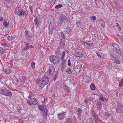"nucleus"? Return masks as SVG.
<instances>
[{
  "mask_svg": "<svg viewBox=\"0 0 123 123\" xmlns=\"http://www.w3.org/2000/svg\"><path fill=\"white\" fill-rule=\"evenodd\" d=\"M3 24L5 27L6 28L8 27V22H7L6 20H5L3 22Z\"/></svg>",
  "mask_w": 123,
  "mask_h": 123,
  "instance_id": "nucleus-27",
  "label": "nucleus"
},
{
  "mask_svg": "<svg viewBox=\"0 0 123 123\" xmlns=\"http://www.w3.org/2000/svg\"><path fill=\"white\" fill-rule=\"evenodd\" d=\"M66 72L70 74L72 73L71 69L68 68L66 70Z\"/></svg>",
  "mask_w": 123,
  "mask_h": 123,
  "instance_id": "nucleus-33",
  "label": "nucleus"
},
{
  "mask_svg": "<svg viewBox=\"0 0 123 123\" xmlns=\"http://www.w3.org/2000/svg\"><path fill=\"white\" fill-rule=\"evenodd\" d=\"M20 79L21 82L23 83L25 82L26 80V78L25 76H22V77H20Z\"/></svg>",
  "mask_w": 123,
  "mask_h": 123,
  "instance_id": "nucleus-23",
  "label": "nucleus"
},
{
  "mask_svg": "<svg viewBox=\"0 0 123 123\" xmlns=\"http://www.w3.org/2000/svg\"><path fill=\"white\" fill-rule=\"evenodd\" d=\"M71 30V29L70 27H67L66 28V29L64 31L65 33V34L68 35L70 33Z\"/></svg>",
  "mask_w": 123,
  "mask_h": 123,
  "instance_id": "nucleus-15",
  "label": "nucleus"
},
{
  "mask_svg": "<svg viewBox=\"0 0 123 123\" xmlns=\"http://www.w3.org/2000/svg\"><path fill=\"white\" fill-rule=\"evenodd\" d=\"M29 49L26 46V47H24V48H23L22 50L23 51H24L27 50L28 49Z\"/></svg>",
  "mask_w": 123,
  "mask_h": 123,
  "instance_id": "nucleus-63",
  "label": "nucleus"
},
{
  "mask_svg": "<svg viewBox=\"0 0 123 123\" xmlns=\"http://www.w3.org/2000/svg\"><path fill=\"white\" fill-rule=\"evenodd\" d=\"M38 107L39 110L42 111H44V110L47 109V108L45 105H37Z\"/></svg>",
  "mask_w": 123,
  "mask_h": 123,
  "instance_id": "nucleus-12",
  "label": "nucleus"
},
{
  "mask_svg": "<svg viewBox=\"0 0 123 123\" xmlns=\"http://www.w3.org/2000/svg\"><path fill=\"white\" fill-rule=\"evenodd\" d=\"M45 74V76L41 78V81L40 82V85L41 88H43L45 85L47 84L49 82V79L51 78L48 76H46Z\"/></svg>",
  "mask_w": 123,
  "mask_h": 123,
  "instance_id": "nucleus-2",
  "label": "nucleus"
},
{
  "mask_svg": "<svg viewBox=\"0 0 123 123\" xmlns=\"http://www.w3.org/2000/svg\"><path fill=\"white\" fill-rule=\"evenodd\" d=\"M96 106L98 109L101 110L102 108V105L100 101H98Z\"/></svg>",
  "mask_w": 123,
  "mask_h": 123,
  "instance_id": "nucleus-18",
  "label": "nucleus"
},
{
  "mask_svg": "<svg viewBox=\"0 0 123 123\" xmlns=\"http://www.w3.org/2000/svg\"><path fill=\"white\" fill-rule=\"evenodd\" d=\"M26 12L24 9L21 7L18 8L17 11L15 12V14L16 15L20 16H24L26 13Z\"/></svg>",
  "mask_w": 123,
  "mask_h": 123,
  "instance_id": "nucleus-6",
  "label": "nucleus"
},
{
  "mask_svg": "<svg viewBox=\"0 0 123 123\" xmlns=\"http://www.w3.org/2000/svg\"><path fill=\"white\" fill-rule=\"evenodd\" d=\"M55 72L54 67L53 66H50L48 67V71L45 72V75L49 76V77L52 78L53 74Z\"/></svg>",
  "mask_w": 123,
  "mask_h": 123,
  "instance_id": "nucleus-3",
  "label": "nucleus"
},
{
  "mask_svg": "<svg viewBox=\"0 0 123 123\" xmlns=\"http://www.w3.org/2000/svg\"><path fill=\"white\" fill-rule=\"evenodd\" d=\"M65 115L66 114L65 113H61L58 114L57 117L59 120H61L65 118Z\"/></svg>",
  "mask_w": 123,
  "mask_h": 123,
  "instance_id": "nucleus-11",
  "label": "nucleus"
},
{
  "mask_svg": "<svg viewBox=\"0 0 123 123\" xmlns=\"http://www.w3.org/2000/svg\"><path fill=\"white\" fill-rule=\"evenodd\" d=\"M76 112H78V113H81L82 114V110L80 108H78L77 110L76 111Z\"/></svg>",
  "mask_w": 123,
  "mask_h": 123,
  "instance_id": "nucleus-42",
  "label": "nucleus"
},
{
  "mask_svg": "<svg viewBox=\"0 0 123 123\" xmlns=\"http://www.w3.org/2000/svg\"><path fill=\"white\" fill-rule=\"evenodd\" d=\"M116 51H118L119 50V48L118 45L115 43H113L112 44Z\"/></svg>",
  "mask_w": 123,
  "mask_h": 123,
  "instance_id": "nucleus-16",
  "label": "nucleus"
},
{
  "mask_svg": "<svg viewBox=\"0 0 123 123\" xmlns=\"http://www.w3.org/2000/svg\"><path fill=\"white\" fill-rule=\"evenodd\" d=\"M27 103L30 106H32V101L30 100L27 99Z\"/></svg>",
  "mask_w": 123,
  "mask_h": 123,
  "instance_id": "nucleus-37",
  "label": "nucleus"
},
{
  "mask_svg": "<svg viewBox=\"0 0 123 123\" xmlns=\"http://www.w3.org/2000/svg\"><path fill=\"white\" fill-rule=\"evenodd\" d=\"M35 18L34 21L35 22V25L37 27H38L39 25L41 24V19L39 17L35 16Z\"/></svg>",
  "mask_w": 123,
  "mask_h": 123,
  "instance_id": "nucleus-7",
  "label": "nucleus"
},
{
  "mask_svg": "<svg viewBox=\"0 0 123 123\" xmlns=\"http://www.w3.org/2000/svg\"><path fill=\"white\" fill-rule=\"evenodd\" d=\"M119 39L122 42H123V37L122 36H121L119 35H117Z\"/></svg>",
  "mask_w": 123,
  "mask_h": 123,
  "instance_id": "nucleus-35",
  "label": "nucleus"
},
{
  "mask_svg": "<svg viewBox=\"0 0 123 123\" xmlns=\"http://www.w3.org/2000/svg\"><path fill=\"white\" fill-rule=\"evenodd\" d=\"M91 89L92 90H95V85L93 84H92L90 85Z\"/></svg>",
  "mask_w": 123,
  "mask_h": 123,
  "instance_id": "nucleus-31",
  "label": "nucleus"
},
{
  "mask_svg": "<svg viewBox=\"0 0 123 123\" xmlns=\"http://www.w3.org/2000/svg\"><path fill=\"white\" fill-rule=\"evenodd\" d=\"M123 111V105L122 104L117 106L116 108V112L118 114L122 112Z\"/></svg>",
  "mask_w": 123,
  "mask_h": 123,
  "instance_id": "nucleus-8",
  "label": "nucleus"
},
{
  "mask_svg": "<svg viewBox=\"0 0 123 123\" xmlns=\"http://www.w3.org/2000/svg\"><path fill=\"white\" fill-rule=\"evenodd\" d=\"M71 61L70 59H69L68 60V65L69 66H70L71 64Z\"/></svg>",
  "mask_w": 123,
  "mask_h": 123,
  "instance_id": "nucleus-59",
  "label": "nucleus"
},
{
  "mask_svg": "<svg viewBox=\"0 0 123 123\" xmlns=\"http://www.w3.org/2000/svg\"><path fill=\"white\" fill-rule=\"evenodd\" d=\"M113 61L114 62V63H116L117 64H120L121 63L120 62L118 58V56Z\"/></svg>",
  "mask_w": 123,
  "mask_h": 123,
  "instance_id": "nucleus-25",
  "label": "nucleus"
},
{
  "mask_svg": "<svg viewBox=\"0 0 123 123\" xmlns=\"http://www.w3.org/2000/svg\"><path fill=\"white\" fill-rule=\"evenodd\" d=\"M73 118V123H77V119L76 117H74Z\"/></svg>",
  "mask_w": 123,
  "mask_h": 123,
  "instance_id": "nucleus-52",
  "label": "nucleus"
},
{
  "mask_svg": "<svg viewBox=\"0 0 123 123\" xmlns=\"http://www.w3.org/2000/svg\"><path fill=\"white\" fill-rule=\"evenodd\" d=\"M85 46H91V45H92L91 43H88L86 42H85L83 41H82V43Z\"/></svg>",
  "mask_w": 123,
  "mask_h": 123,
  "instance_id": "nucleus-24",
  "label": "nucleus"
},
{
  "mask_svg": "<svg viewBox=\"0 0 123 123\" xmlns=\"http://www.w3.org/2000/svg\"><path fill=\"white\" fill-rule=\"evenodd\" d=\"M110 57L113 59V61L117 57V56L116 55H115L113 54H111L110 55Z\"/></svg>",
  "mask_w": 123,
  "mask_h": 123,
  "instance_id": "nucleus-29",
  "label": "nucleus"
},
{
  "mask_svg": "<svg viewBox=\"0 0 123 123\" xmlns=\"http://www.w3.org/2000/svg\"><path fill=\"white\" fill-rule=\"evenodd\" d=\"M89 121L91 123H98V122L94 121L92 118H90Z\"/></svg>",
  "mask_w": 123,
  "mask_h": 123,
  "instance_id": "nucleus-39",
  "label": "nucleus"
},
{
  "mask_svg": "<svg viewBox=\"0 0 123 123\" xmlns=\"http://www.w3.org/2000/svg\"><path fill=\"white\" fill-rule=\"evenodd\" d=\"M24 43L25 44L26 46L29 49V46L30 45L29 43L24 42Z\"/></svg>",
  "mask_w": 123,
  "mask_h": 123,
  "instance_id": "nucleus-45",
  "label": "nucleus"
},
{
  "mask_svg": "<svg viewBox=\"0 0 123 123\" xmlns=\"http://www.w3.org/2000/svg\"><path fill=\"white\" fill-rule=\"evenodd\" d=\"M99 98L100 100L102 101H107L108 100L107 98H106L104 97H102L101 96L99 97Z\"/></svg>",
  "mask_w": 123,
  "mask_h": 123,
  "instance_id": "nucleus-26",
  "label": "nucleus"
},
{
  "mask_svg": "<svg viewBox=\"0 0 123 123\" xmlns=\"http://www.w3.org/2000/svg\"><path fill=\"white\" fill-rule=\"evenodd\" d=\"M92 115L93 117L97 116V114L96 113L95 111L94 110H92L91 112Z\"/></svg>",
  "mask_w": 123,
  "mask_h": 123,
  "instance_id": "nucleus-28",
  "label": "nucleus"
},
{
  "mask_svg": "<svg viewBox=\"0 0 123 123\" xmlns=\"http://www.w3.org/2000/svg\"><path fill=\"white\" fill-rule=\"evenodd\" d=\"M32 101V105H36V104L38 105V101L36 99H35L34 98H31L29 99Z\"/></svg>",
  "mask_w": 123,
  "mask_h": 123,
  "instance_id": "nucleus-13",
  "label": "nucleus"
},
{
  "mask_svg": "<svg viewBox=\"0 0 123 123\" xmlns=\"http://www.w3.org/2000/svg\"><path fill=\"white\" fill-rule=\"evenodd\" d=\"M35 63L34 62H33L31 63V66L33 68H35Z\"/></svg>",
  "mask_w": 123,
  "mask_h": 123,
  "instance_id": "nucleus-50",
  "label": "nucleus"
},
{
  "mask_svg": "<svg viewBox=\"0 0 123 123\" xmlns=\"http://www.w3.org/2000/svg\"><path fill=\"white\" fill-rule=\"evenodd\" d=\"M83 53L82 52H76L75 53V56L79 57L81 58L83 55Z\"/></svg>",
  "mask_w": 123,
  "mask_h": 123,
  "instance_id": "nucleus-14",
  "label": "nucleus"
},
{
  "mask_svg": "<svg viewBox=\"0 0 123 123\" xmlns=\"http://www.w3.org/2000/svg\"><path fill=\"white\" fill-rule=\"evenodd\" d=\"M28 93L29 94V96L28 97V98L29 99H30L31 98V97L32 96L33 93L32 92L30 91Z\"/></svg>",
  "mask_w": 123,
  "mask_h": 123,
  "instance_id": "nucleus-34",
  "label": "nucleus"
},
{
  "mask_svg": "<svg viewBox=\"0 0 123 123\" xmlns=\"http://www.w3.org/2000/svg\"><path fill=\"white\" fill-rule=\"evenodd\" d=\"M60 34L62 37L63 38L65 39H66V35H68L67 34H65V33L64 31L61 32Z\"/></svg>",
  "mask_w": 123,
  "mask_h": 123,
  "instance_id": "nucleus-22",
  "label": "nucleus"
},
{
  "mask_svg": "<svg viewBox=\"0 0 123 123\" xmlns=\"http://www.w3.org/2000/svg\"><path fill=\"white\" fill-rule=\"evenodd\" d=\"M68 18L66 16L63 14H62L61 16L59 17L58 23L59 24H62L63 23H66L68 21Z\"/></svg>",
  "mask_w": 123,
  "mask_h": 123,
  "instance_id": "nucleus-5",
  "label": "nucleus"
},
{
  "mask_svg": "<svg viewBox=\"0 0 123 123\" xmlns=\"http://www.w3.org/2000/svg\"><path fill=\"white\" fill-rule=\"evenodd\" d=\"M25 33L27 36V39L30 41L31 40L32 37V33L29 31H28L27 30L25 31Z\"/></svg>",
  "mask_w": 123,
  "mask_h": 123,
  "instance_id": "nucleus-10",
  "label": "nucleus"
},
{
  "mask_svg": "<svg viewBox=\"0 0 123 123\" xmlns=\"http://www.w3.org/2000/svg\"><path fill=\"white\" fill-rule=\"evenodd\" d=\"M100 25L103 28L105 27V23L104 22H101L100 24Z\"/></svg>",
  "mask_w": 123,
  "mask_h": 123,
  "instance_id": "nucleus-43",
  "label": "nucleus"
},
{
  "mask_svg": "<svg viewBox=\"0 0 123 123\" xmlns=\"http://www.w3.org/2000/svg\"><path fill=\"white\" fill-rule=\"evenodd\" d=\"M42 116L44 118H46L47 117V110H44V111L42 112Z\"/></svg>",
  "mask_w": 123,
  "mask_h": 123,
  "instance_id": "nucleus-17",
  "label": "nucleus"
},
{
  "mask_svg": "<svg viewBox=\"0 0 123 123\" xmlns=\"http://www.w3.org/2000/svg\"><path fill=\"white\" fill-rule=\"evenodd\" d=\"M62 6V4H59L56 5L55 6V8L56 9H58L61 8Z\"/></svg>",
  "mask_w": 123,
  "mask_h": 123,
  "instance_id": "nucleus-40",
  "label": "nucleus"
},
{
  "mask_svg": "<svg viewBox=\"0 0 123 123\" xmlns=\"http://www.w3.org/2000/svg\"><path fill=\"white\" fill-rule=\"evenodd\" d=\"M41 81V79H40L39 78L35 80V82L37 84L39 83L40 85V82Z\"/></svg>",
  "mask_w": 123,
  "mask_h": 123,
  "instance_id": "nucleus-38",
  "label": "nucleus"
},
{
  "mask_svg": "<svg viewBox=\"0 0 123 123\" xmlns=\"http://www.w3.org/2000/svg\"><path fill=\"white\" fill-rule=\"evenodd\" d=\"M65 53L64 52H63L62 53V54L61 55V58H64V56H65Z\"/></svg>",
  "mask_w": 123,
  "mask_h": 123,
  "instance_id": "nucleus-48",
  "label": "nucleus"
},
{
  "mask_svg": "<svg viewBox=\"0 0 123 123\" xmlns=\"http://www.w3.org/2000/svg\"><path fill=\"white\" fill-rule=\"evenodd\" d=\"M0 20L1 21H3V18L2 17H0Z\"/></svg>",
  "mask_w": 123,
  "mask_h": 123,
  "instance_id": "nucleus-64",
  "label": "nucleus"
},
{
  "mask_svg": "<svg viewBox=\"0 0 123 123\" xmlns=\"http://www.w3.org/2000/svg\"><path fill=\"white\" fill-rule=\"evenodd\" d=\"M50 62L54 64H58L60 61V59L59 57L55 56H51L49 57Z\"/></svg>",
  "mask_w": 123,
  "mask_h": 123,
  "instance_id": "nucleus-4",
  "label": "nucleus"
},
{
  "mask_svg": "<svg viewBox=\"0 0 123 123\" xmlns=\"http://www.w3.org/2000/svg\"><path fill=\"white\" fill-rule=\"evenodd\" d=\"M0 93L4 95L11 97L12 95L11 92L8 89H6L5 86L1 87L0 88Z\"/></svg>",
  "mask_w": 123,
  "mask_h": 123,
  "instance_id": "nucleus-1",
  "label": "nucleus"
},
{
  "mask_svg": "<svg viewBox=\"0 0 123 123\" xmlns=\"http://www.w3.org/2000/svg\"><path fill=\"white\" fill-rule=\"evenodd\" d=\"M72 121L71 120L70 118H68L65 121V123H71Z\"/></svg>",
  "mask_w": 123,
  "mask_h": 123,
  "instance_id": "nucleus-32",
  "label": "nucleus"
},
{
  "mask_svg": "<svg viewBox=\"0 0 123 123\" xmlns=\"http://www.w3.org/2000/svg\"><path fill=\"white\" fill-rule=\"evenodd\" d=\"M11 72L10 69H7L6 72V74H9Z\"/></svg>",
  "mask_w": 123,
  "mask_h": 123,
  "instance_id": "nucleus-44",
  "label": "nucleus"
},
{
  "mask_svg": "<svg viewBox=\"0 0 123 123\" xmlns=\"http://www.w3.org/2000/svg\"><path fill=\"white\" fill-rule=\"evenodd\" d=\"M49 34H52L53 31L54 27L52 26H49Z\"/></svg>",
  "mask_w": 123,
  "mask_h": 123,
  "instance_id": "nucleus-21",
  "label": "nucleus"
},
{
  "mask_svg": "<svg viewBox=\"0 0 123 123\" xmlns=\"http://www.w3.org/2000/svg\"><path fill=\"white\" fill-rule=\"evenodd\" d=\"M116 26H119V28H118V29L119 30V31H121V28L119 24L118 23H116Z\"/></svg>",
  "mask_w": 123,
  "mask_h": 123,
  "instance_id": "nucleus-54",
  "label": "nucleus"
},
{
  "mask_svg": "<svg viewBox=\"0 0 123 123\" xmlns=\"http://www.w3.org/2000/svg\"><path fill=\"white\" fill-rule=\"evenodd\" d=\"M105 115L106 116H108L110 115V114L109 113L106 112H105Z\"/></svg>",
  "mask_w": 123,
  "mask_h": 123,
  "instance_id": "nucleus-62",
  "label": "nucleus"
},
{
  "mask_svg": "<svg viewBox=\"0 0 123 123\" xmlns=\"http://www.w3.org/2000/svg\"><path fill=\"white\" fill-rule=\"evenodd\" d=\"M5 53V50L3 49H0V53L1 54H3Z\"/></svg>",
  "mask_w": 123,
  "mask_h": 123,
  "instance_id": "nucleus-51",
  "label": "nucleus"
},
{
  "mask_svg": "<svg viewBox=\"0 0 123 123\" xmlns=\"http://www.w3.org/2000/svg\"><path fill=\"white\" fill-rule=\"evenodd\" d=\"M89 36L91 39H92L93 37V35L92 34H90L89 35Z\"/></svg>",
  "mask_w": 123,
  "mask_h": 123,
  "instance_id": "nucleus-60",
  "label": "nucleus"
},
{
  "mask_svg": "<svg viewBox=\"0 0 123 123\" xmlns=\"http://www.w3.org/2000/svg\"><path fill=\"white\" fill-rule=\"evenodd\" d=\"M29 8L30 10V11L31 13H32L33 12V8L32 7V6H30L29 7Z\"/></svg>",
  "mask_w": 123,
  "mask_h": 123,
  "instance_id": "nucleus-58",
  "label": "nucleus"
},
{
  "mask_svg": "<svg viewBox=\"0 0 123 123\" xmlns=\"http://www.w3.org/2000/svg\"><path fill=\"white\" fill-rule=\"evenodd\" d=\"M122 83V81H120L119 83V87H121L122 85H123V84Z\"/></svg>",
  "mask_w": 123,
  "mask_h": 123,
  "instance_id": "nucleus-56",
  "label": "nucleus"
},
{
  "mask_svg": "<svg viewBox=\"0 0 123 123\" xmlns=\"http://www.w3.org/2000/svg\"><path fill=\"white\" fill-rule=\"evenodd\" d=\"M13 37L12 36H9L7 38V39L9 41H11L13 39Z\"/></svg>",
  "mask_w": 123,
  "mask_h": 123,
  "instance_id": "nucleus-36",
  "label": "nucleus"
},
{
  "mask_svg": "<svg viewBox=\"0 0 123 123\" xmlns=\"http://www.w3.org/2000/svg\"><path fill=\"white\" fill-rule=\"evenodd\" d=\"M64 88L66 92L67 93H69L71 92L69 87L68 86H67L65 84V86L64 87Z\"/></svg>",
  "mask_w": 123,
  "mask_h": 123,
  "instance_id": "nucleus-20",
  "label": "nucleus"
},
{
  "mask_svg": "<svg viewBox=\"0 0 123 123\" xmlns=\"http://www.w3.org/2000/svg\"><path fill=\"white\" fill-rule=\"evenodd\" d=\"M58 75V74L57 73H56L55 74V76H54V81L55 80H56V79Z\"/></svg>",
  "mask_w": 123,
  "mask_h": 123,
  "instance_id": "nucleus-55",
  "label": "nucleus"
},
{
  "mask_svg": "<svg viewBox=\"0 0 123 123\" xmlns=\"http://www.w3.org/2000/svg\"><path fill=\"white\" fill-rule=\"evenodd\" d=\"M91 18L93 20H96V17L94 16H91Z\"/></svg>",
  "mask_w": 123,
  "mask_h": 123,
  "instance_id": "nucleus-53",
  "label": "nucleus"
},
{
  "mask_svg": "<svg viewBox=\"0 0 123 123\" xmlns=\"http://www.w3.org/2000/svg\"><path fill=\"white\" fill-rule=\"evenodd\" d=\"M65 40L63 39L61 40L59 44V48L60 49H64L65 44Z\"/></svg>",
  "mask_w": 123,
  "mask_h": 123,
  "instance_id": "nucleus-9",
  "label": "nucleus"
},
{
  "mask_svg": "<svg viewBox=\"0 0 123 123\" xmlns=\"http://www.w3.org/2000/svg\"><path fill=\"white\" fill-rule=\"evenodd\" d=\"M61 52L60 50L58 49H56L55 51V55H59L61 54Z\"/></svg>",
  "mask_w": 123,
  "mask_h": 123,
  "instance_id": "nucleus-30",
  "label": "nucleus"
},
{
  "mask_svg": "<svg viewBox=\"0 0 123 123\" xmlns=\"http://www.w3.org/2000/svg\"><path fill=\"white\" fill-rule=\"evenodd\" d=\"M80 21H79L77 22L76 23V25H77V26H79L80 24Z\"/></svg>",
  "mask_w": 123,
  "mask_h": 123,
  "instance_id": "nucleus-57",
  "label": "nucleus"
},
{
  "mask_svg": "<svg viewBox=\"0 0 123 123\" xmlns=\"http://www.w3.org/2000/svg\"><path fill=\"white\" fill-rule=\"evenodd\" d=\"M7 43H6V42L3 43H2V45L3 46H5V47H8V45L7 44Z\"/></svg>",
  "mask_w": 123,
  "mask_h": 123,
  "instance_id": "nucleus-46",
  "label": "nucleus"
},
{
  "mask_svg": "<svg viewBox=\"0 0 123 123\" xmlns=\"http://www.w3.org/2000/svg\"><path fill=\"white\" fill-rule=\"evenodd\" d=\"M93 120L94 121H96L97 122H98L97 120L98 117L97 116H96L95 117H93Z\"/></svg>",
  "mask_w": 123,
  "mask_h": 123,
  "instance_id": "nucleus-49",
  "label": "nucleus"
},
{
  "mask_svg": "<svg viewBox=\"0 0 123 123\" xmlns=\"http://www.w3.org/2000/svg\"><path fill=\"white\" fill-rule=\"evenodd\" d=\"M18 108V111L19 113H21V111H22V107L20 106H18L17 107Z\"/></svg>",
  "mask_w": 123,
  "mask_h": 123,
  "instance_id": "nucleus-41",
  "label": "nucleus"
},
{
  "mask_svg": "<svg viewBox=\"0 0 123 123\" xmlns=\"http://www.w3.org/2000/svg\"><path fill=\"white\" fill-rule=\"evenodd\" d=\"M61 59L62 62L65 63L66 62L67 60L65 59H64V58H61Z\"/></svg>",
  "mask_w": 123,
  "mask_h": 123,
  "instance_id": "nucleus-61",
  "label": "nucleus"
},
{
  "mask_svg": "<svg viewBox=\"0 0 123 123\" xmlns=\"http://www.w3.org/2000/svg\"><path fill=\"white\" fill-rule=\"evenodd\" d=\"M116 51L121 56L123 54H122V52L121 51H120V49L118 52H117V51Z\"/></svg>",
  "mask_w": 123,
  "mask_h": 123,
  "instance_id": "nucleus-47",
  "label": "nucleus"
},
{
  "mask_svg": "<svg viewBox=\"0 0 123 123\" xmlns=\"http://www.w3.org/2000/svg\"><path fill=\"white\" fill-rule=\"evenodd\" d=\"M5 82L6 85L9 86L12 84V81L11 79H7L5 81Z\"/></svg>",
  "mask_w": 123,
  "mask_h": 123,
  "instance_id": "nucleus-19",
  "label": "nucleus"
}]
</instances>
